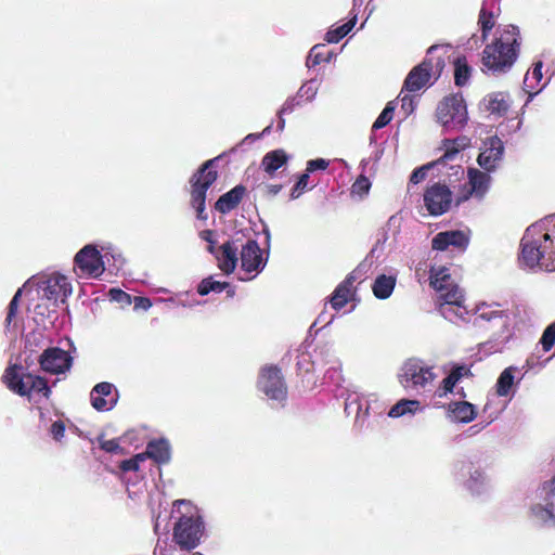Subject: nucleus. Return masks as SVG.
<instances>
[{
    "label": "nucleus",
    "mask_w": 555,
    "mask_h": 555,
    "mask_svg": "<svg viewBox=\"0 0 555 555\" xmlns=\"http://www.w3.org/2000/svg\"><path fill=\"white\" fill-rule=\"evenodd\" d=\"M25 292L29 295V289H24V286L22 288H20L15 295L13 296L12 300L10 301L9 304V307H8V314H7V318H5V323H7V326H11L15 315H16V311H17V308H18V300H20V297L22 295V293Z\"/></svg>",
    "instance_id": "c03bdc74"
},
{
    "label": "nucleus",
    "mask_w": 555,
    "mask_h": 555,
    "mask_svg": "<svg viewBox=\"0 0 555 555\" xmlns=\"http://www.w3.org/2000/svg\"><path fill=\"white\" fill-rule=\"evenodd\" d=\"M309 175L307 172L302 173L296 184L293 186L291 192V198H298L305 190L308 189Z\"/></svg>",
    "instance_id": "3c124183"
},
{
    "label": "nucleus",
    "mask_w": 555,
    "mask_h": 555,
    "mask_svg": "<svg viewBox=\"0 0 555 555\" xmlns=\"http://www.w3.org/2000/svg\"><path fill=\"white\" fill-rule=\"evenodd\" d=\"M424 203L430 215L440 216L451 207L452 193L446 185L434 184L425 192Z\"/></svg>",
    "instance_id": "f3484780"
},
{
    "label": "nucleus",
    "mask_w": 555,
    "mask_h": 555,
    "mask_svg": "<svg viewBox=\"0 0 555 555\" xmlns=\"http://www.w3.org/2000/svg\"><path fill=\"white\" fill-rule=\"evenodd\" d=\"M75 270L79 278H99L109 262L108 253L104 256L92 245H86L75 256Z\"/></svg>",
    "instance_id": "4468645a"
},
{
    "label": "nucleus",
    "mask_w": 555,
    "mask_h": 555,
    "mask_svg": "<svg viewBox=\"0 0 555 555\" xmlns=\"http://www.w3.org/2000/svg\"><path fill=\"white\" fill-rule=\"evenodd\" d=\"M324 46L317 44L310 50L306 61L307 67L311 68L319 65L323 61H328L327 59L323 57V54L321 52Z\"/></svg>",
    "instance_id": "49530a36"
},
{
    "label": "nucleus",
    "mask_w": 555,
    "mask_h": 555,
    "mask_svg": "<svg viewBox=\"0 0 555 555\" xmlns=\"http://www.w3.org/2000/svg\"><path fill=\"white\" fill-rule=\"evenodd\" d=\"M241 268L245 272L240 280L247 281L255 278L266 266L267 259L255 240H247L245 244L240 241Z\"/></svg>",
    "instance_id": "2eb2a0df"
},
{
    "label": "nucleus",
    "mask_w": 555,
    "mask_h": 555,
    "mask_svg": "<svg viewBox=\"0 0 555 555\" xmlns=\"http://www.w3.org/2000/svg\"><path fill=\"white\" fill-rule=\"evenodd\" d=\"M240 246L238 238L228 240L212 254L217 260L218 268L227 275L233 273L237 266Z\"/></svg>",
    "instance_id": "a211bd4d"
},
{
    "label": "nucleus",
    "mask_w": 555,
    "mask_h": 555,
    "mask_svg": "<svg viewBox=\"0 0 555 555\" xmlns=\"http://www.w3.org/2000/svg\"><path fill=\"white\" fill-rule=\"evenodd\" d=\"M485 101L487 102V109L491 114L503 116L509 108V95L504 92H493L489 94Z\"/></svg>",
    "instance_id": "7c9ffc66"
},
{
    "label": "nucleus",
    "mask_w": 555,
    "mask_h": 555,
    "mask_svg": "<svg viewBox=\"0 0 555 555\" xmlns=\"http://www.w3.org/2000/svg\"><path fill=\"white\" fill-rule=\"evenodd\" d=\"M520 248V267L555 272V214L529 225L521 238Z\"/></svg>",
    "instance_id": "7ed1b4c3"
},
{
    "label": "nucleus",
    "mask_w": 555,
    "mask_h": 555,
    "mask_svg": "<svg viewBox=\"0 0 555 555\" xmlns=\"http://www.w3.org/2000/svg\"><path fill=\"white\" fill-rule=\"evenodd\" d=\"M438 46H431L427 50V56L425 60L415 66L406 76L401 93L404 91H420L422 88L430 85V78L434 72H441L444 66V61L441 57H437L435 60L430 56L436 50H438Z\"/></svg>",
    "instance_id": "f8f14e48"
},
{
    "label": "nucleus",
    "mask_w": 555,
    "mask_h": 555,
    "mask_svg": "<svg viewBox=\"0 0 555 555\" xmlns=\"http://www.w3.org/2000/svg\"><path fill=\"white\" fill-rule=\"evenodd\" d=\"M401 107L405 112L406 115L411 114L414 111V100L409 94H403L400 98Z\"/></svg>",
    "instance_id": "052dcab7"
},
{
    "label": "nucleus",
    "mask_w": 555,
    "mask_h": 555,
    "mask_svg": "<svg viewBox=\"0 0 555 555\" xmlns=\"http://www.w3.org/2000/svg\"><path fill=\"white\" fill-rule=\"evenodd\" d=\"M286 160L287 156L285 152L283 150H275L264 155L261 165L268 173L272 175L281 168Z\"/></svg>",
    "instance_id": "72a5a7b5"
},
{
    "label": "nucleus",
    "mask_w": 555,
    "mask_h": 555,
    "mask_svg": "<svg viewBox=\"0 0 555 555\" xmlns=\"http://www.w3.org/2000/svg\"><path fill=\"white\" fill-rule=\"evenodd\" d=\"M285 127V119L283 118V115H279V121H278V129L282 131Z\"/></svg>",
    "instance_id": "774afa93"
},
{
    "label": "nucleus",
    "mask_w": 555,
    "mask_h": 555,
    "mask_svg": "<svg viewBox=\"0 0 555 555\" xmlns=\"http://www.w3.org/2000/svg\"><path fill=\"white\" fill-rule=\"evenodd\" d=\"M551 349H538L537 352H533L528 359H527V366L529 369H535V367H543L548 361L555 359V352H553L550 356H546L547 351Z\"/></svg>",
    "instance_id": "a19ab883"
},
{
    "label": "nucleus",
    "mask_w": 555,
    "mask_h": 555,
    "mask_svg": "<svg viewBox=\"0 0 555 555\" xmlns=\"http://www.w3.org/2000/svg\"><path fill=\"white\" fill-rule=\"evenodd\" d=\"M257 390L271 402L272 406L282 408L287 401V385L282 370L275 364H264L259 369Z\"/></svg>",
    "instance_id": "9d476101"
},
{
    "label": "nucleus",
    "mask_w": 555,
    "mask_h": 555,
    "mask_svg": "<svg viewBox=\"0 0 555 555\" xmlns=\"http://www.w3.org/2000/svg\"><path fill=\"white\" fill-rule=\"evenodd\" d=\"M227 287H229L228 282H219L214 281L211 276L204 279L197 287V292L199 295L205 296L208 295L210 292L215 293H221Z\"/></svg>",
    "instance_id": "ea45409f"
},
{
    "label": "nucleus",
    "mask_w": 555,
    "mask_h": 555,
    "mask_svg": "<svg viewBox=\"0 0 555 555\" xmlns=\"http://www.w3.org/2000/svg\"><path fill=\"white\" fill-rule=\"evenodd\" d=\"M478 25L481 29V41L485 42L488 39L489 33L495 26V15L482 7L479 12Z\"/></svg>",
    "instance_id": "e433bc0d"
},
{
    "label": "nucleus",
    "mask_w": 555,
    "mask_h": 555,
    "mask_svg": "<svg viewBox=\"0 0 555 555\" xmlns=\"http://www.w3.org/2000/svg\"><path fill=\"white\" fill-rule=\"evenodd\" d=\"M100 443V448L108 453H121L122 452V448L120 447L119 444V441L117 439H109V440H104V439H101L99 441Z\"/></svg>",
    "instance_id": "6e6d98bb"
},
{
    "label": "nucleus",
    "mask_w": 555,
    "mask_h": 555,
    "mask_svg": "<svg viewBox=\"0 0 555 555\" xmlns=\"http://www.w3.org/2000/svg\"><path fill=\"white\" fill-rule=\"evenodd\" d=\"M172 514L179 515L173 528L175 541L182 548H195L204 532V522L198 509L190 502L177 501L173 504Z\"/></svg>",
    "instance_id": "423d86ee"
},
{
    "label": "nucleus",
    "mask_w": 555,
    "mask_h": 555,
    "mask_svg": "<svg viewBox=\"0 0 555 555\" xmlns=\"http://www.w3.org/2000/svg\"><path fill=\"white\" fill-rule=\"evenodd\" d=\"M134 307L147 310L152 307V302L146 297H134Z\"/></svg>",
    "instance_id": "680f3d73"
},
{
    "label": "nucleus",
    "mask_w": 555,
    "mask_h": 555,
    "mask_svg": "<svg viewBox=\"0 0 555 555\" xmlns=\"http://www.w3.org/2000/svg\"><path fill=\"white\" fill-rule=\"evenodd\" d=\"M109 256H111V257L114 259V261H115V263L113 264V269H112V271H113V270L118 271V270L122 267V264L125 263L124 258H122V257H121V255H119V254H109V253H108V257H109ZM107 267H111V263H108V262H107ZM108 270H111V268H108Z\"/></svg>",
    "instance_id": "e2e57ef3"
},
{
    "label": "nucleus",
    "mask_w": 555,
    "mask_h": 555,
    "mask_svg": "<svg viewBox=\"0 0 555 555\" xmlns=\"http://www.w3.org/2000/svg\"><path fill=\"white\" fill-rule=\"evenodd\" d=\"M393 112H395L393 102H389L386 105V107L382 111V113L379 114L377 119L374 121V124L372 126V130L375 131V130L382 129L385 126H387L393 117Z\"/></svg>",
    "instance_id": "79ce46f5"
},
{
    "label": "nucleus",
    "mask_w": 555,
    "mask_h": 555,
    "mask_svg": "<svg viewBox=\"0 0 555 555\" xmlns=\"http://www.w3.org/2000/svg\"><path fill=\"white\" fill-rule=\"evenodd\" d=\"M245 193L243 185H236L225 194L221 195L215 204L216 210L221 214H227L234 209L242 201Z\"/></svg>",
    "instance_id": "c756f323"
},
{
    "label": "nucleus",
    "mask_w": 555,
    "mask_h": 555,
    "mask_svg": "<svg viewBox=\"0 0 555 555\" xmlns=\"http://www.w3.org/2000/svg\"><path fill=\"white\" fill-rule=\"evenodd\" d=\"M318 349H295V358L297 360L296 366L298 372L308 373L314 369V356Z\"/></svg>",
    "instance_id": "f704fd0d"
},
{
    "label": "nucleus",
    "mask_w": 555,
    "mask_h": 555,
    "mask_svg": "<svg viewBox=\"0 0 555 555\" xmlns=\"http://www.w3.org/2000/svg\"><path fill=\"white\" fill-rule=\"evenodd\" d=\"M542 79V63L538 62L534 64L531 72H528L524 78V85L528 88L533 89L532 81L540 82Z\"/></svg>",
    "instance_id": "de8ad7c7"
},
{
    "label": "nucleus",
    "mask_w": 555,
    "mask_h": 555,
    "mask_svg": "<svg viewBox=\"0 0 555 555\" xmlns=\"http://www.w3.org/2000/svg\"><path fill=\"white\" fill-rule=\"evenodd\" d=\"M219 158L215 157L205 162L190 180L192 186L191 205L196 210V217L201 220L207 219V214L205 212L206 193L217 180L218 173L215 169V164Z\"/></svg>",
    "instance_id": "9b49d317"
},
{
    "label": "nucleus",
    "mask_w": 555,
    "mask_h": 555,
    "mask_svg": "<svg viewBox=\"0 0 555 555\" xmlns=\"http://www.w3.org/2000/svg\"><path fill=\"white\" fill-rule=\"evenodd\" d=\"M40 367L49 374H66L73 363V358L65 349H44L40 356H34L33 349H24L14 361H11L2 375V382L14 393L27 397L29 400L49 399L51 389L47 380L29 372L35 359Z\"/></svg>",
    "instance_id": "f257e3e1"
},
{
    "label": "nucleus",
    "mask_w": 555,
    "mask_h": 555,
    "mask_svg": "<svg viewBox=\"0 0 555 555\" xmlns=\"http://www.w3.org/2000/svg\"><path fill=\"white\" fill-rule=\"evenodd\" d=\"M424 411V406L421 401L417 399H400L397 403H395L390 410L388 411V416L391 418L399 417H412L417 413Z\"/></svg>",
    "instance_id": "bb28decb"
},
{
    "label": "nucleus",
    "mask_w": 555,
    "mask_h": 555,
    "mask_svg": "<svg viewBox=\"0 0 555 555\" xmlns=\"http://www.w3.org/2000/svg\"><path fill=\"white\" fill-rule=\"evenodd\" d=\"M199 237L207 242V251L211 255L216 253L218 249L216 247L217 241H216V233L212 230H203L199 232Z\"/></svg>",
    "instance_id": "864d4df0"
},
{
    "label": "nucleus",
    "mask_w": 555,
    "mask_h": 555,
    "mask_svg": "<svg viewBox=\"0 0 555 555\" xmlns=\"http://www.w3.org/2000/svg\"><path fill=\"white\" fill-rule=\"evenodd\" d=\"M436 116L446 130H460L468 119L467 107L462 94L446 96L437 107Z\"/></svg>",
    "instance_id": "ddd939ff"
},
{
    "label": "nucleus",
    "mask_w": 555,
    "mask_h": 555,
    "mask_svg": "<svg viewBox=\"0 0 555 555\" xmlns=\"http://www.w3.org/2000/svg\"><path fill=\"white\" fill-rule=\"evenodd\" d=\"M470 77V67L465 57H457L454 62V80L459 87L465 86Z\"/></svg>",
    "instance_id": "4c0bfd02"
},
{
    "label": "nucleus",
    "mask_w": 555,
    "mask_h": 555,
    "mask_svg": "<svg viewBox=\"0 0 555 555\" xmlns=\"http://www.w3.org/2000/svg\"><path fill=\"white\" fill-rule=\"evenodd\" d=\"M164 301H166V302H168L170 305H173V306H182V307H191L192 306V304H186L185 301L177 300L173 297H170L168 299H164Z\"/></svg>",
    "instance_id": "338daca9"
},
{
    "label": "nucleus",
    "mask_w": 555,
    "mask_h": 555,
    "mask_svg": "<svg viewBox=\"0 0 555 555\" xmlns=\"http://www.w3.org/2000/svg\"><path fill=\"white\" fill-rule=\"evenodd\" d=\"M29 307L28 309L34 313V320L38 325L46 327V319H50L51 314L55 312V308L59 305H51L47 300L37 299L35 293L29 294Z\"/></svg>",
    "instance_id": "cd10ccee"
},
{
    "label": "nucleus",
    "mask_w": 555,
    "mask_h": 555,
    "mask_svg": "<svg viewBox=\"0 0 555 555\" xmlns=\"http://www.w3.org/2000/svg\"><path fill=\"white\" fill-rule=\"evenodd\" d=\"M108 296L112 301L120 304L121 307L131 305V296L119 288H112Z\"/></svg>",
    "instance_id": "09e8293b"
},
{
    "label": "nucleus",
    "mask_w": 555,
    "mask_h": 555,
    "mask_svg": "<svg viewBox=\"0 0 555 555\" xmlns=\"http://www.w3.org/2000/svg\"><path fill=\"white\" fill-rule=\"evenodd\" d=\"M363 268L364 264H360L336 287L331 297V304L335 310H339L346 306L351 294L352 285L357 279L362 276Z\"/></svg>",
    "instance_id": "5701e85b"
},
{
    "label": "nucleus",
    "mask_w": 555,
    "mask_h": 555,
    "mask_svg": "<svg viewBox=\"0 0 555 555\" xmlns=\"http://www.w3.org/2000/svg\"><path fill=\"white\" fill-rule=\"evenodd\" d=\"M430 285L438 294L437 309L446 320L453 323L468 320L469 311L464 306V292L451 276L449 268L431 267Z\"/></svg>",
    "instance_id": "20e7f679"
},
{
    "label": "nucleus",
    "mask_w": 555,
    "mask_h": 555,
    "mask_svg": "<svg viewBox=\"0 0 555 555\" xmlns=\"http://www.w3.org/2000/svg\"><path fill=\"white\" fill-rule=\"evenodd\" d=\"M46 327H38L25 334V347H49L51 340L44 334Z\"/></svg>",
    "instance_id": "c9c22d12"
},
{
    "label": "nucleus",
    "mask_w": 555,
    "mask_h": 555,
    "mask_svg": "<svg viewBox=\"0 0 555 555\" xmlns=\"http://www.w3.org/2000/svg\"><path fill=\"white\" fill-rule=\"evenodd\" d=\"M434 164H428V165H425V166H422L420 168H416L411 177H410V182L413 183V184H417L420 183L421 181H423L425 178H426V175H427V170L433 167Z\"/></svg>",
    "instance_id": "bf43d9fd"
},
{
    "label": "nucleus",
    "mask_w": 555,
    "mask_h": 555,
    "mask_svg": "<svg viewBox=\"0 0 555 555\" xmlns=\"http://www.w3.org/2000/svg\"><path fill=\"white\" fill-rule=\"evenodd\" d=\"M271 127H272L271 125L267 126L261 133H249V134H247L244 138L243 143H245V142H253L255 140H258L261 135L270 133Z\"/></svg>",
    "instance_id": "0e129e2a"
},
{
    "label": "nucleus",
    "mask_w": 555,
    "mask_h": 555,
    "mask_svg": "<svg viewBox=\"0 0 555 555\" xmlns=\"http://www.w3.org/2000/svg\"><path fill=\"white\" fill-rule=\"evenodd\" d=\"M49 433L55 441L61 442L65 436L64 422L61 420L54 421L49 428Z\"/></svg>",
    "instance_id": "5fc2aeb1"
},
{
    "label": "nucleus",
    "mask_w": 555,
    "mask_h": 555,
    "mask_svg": "<svg viewBox=\"0 0 555 555\" xmlns=\"http://www.w3.org/2000/svg\"><path fill=\"white\" fill-rule=\"evenodd\" d=\"M395 285V276L382 274L373 284V293L378 299H387L392 294Z\"/></svg>",
    "instance_id": "2f4dec72"
},
{
    "label": "nucleus",
    "mask_w": 555,
    "mask_h": 555,
    "mask_svg": "<svg viewBox=\"0 0 555 555\" xmlns=\"http://www.w3.org/2000/svg\"><path fill=\"white\" fill-rule=\"evenodd\" d=\"M24 289H29V294L35 293L37 299L51 305L64 304L73 292L68 278L57 272L30 278L24 284Z\"/></svg>",
    "instance_id": "6e6552de"
},
{
    "label": "nucleus",
    "mask_w": 555,
    "mask_h": 555,
    "mask_svg": "<svg viewBox=\"0 0 555 555\" xmlns=\"http://www.w3.org/2000/svg\"><path fill=\"white\" fill-rule=\"evenodd\" d=\"M474 314V324L488 325L496 344L521 341L526 335L532 334L529 315L518 308L509 310L503 309L499 302H480L476 305Z\"/></svg>",
    "instance_id": "f03ea898"
},
{
    "label": "nucleus",
    "mask_w": 555,
    "mask_h": 555,
    "mask_svg": "<svg viewBox=\"0 0 555 555\" xmlns=\"http://www.w3.org/2000/svg\"><path fill=\"white\" fill-rule=\"evenodd\" d=\"M119 400V391L108 382L96 384L90 391V403L98 412L113 410Z\"/></svg>",
    "instance_id": "dca6fc26"
},
{
    "label": "nucleus",
    "mask_w": 555,
    "mask_h": 555,
    "mask_svg": "<svg viewBox=\"0 0 555 555\" xmlns=\"http://www.w3.org/2000/svg\"><path fill=\"white\" fill-rule=\"evenodd\" d=\"M144 453L158 464H167L171 459V447L165 438L153 439L147 443Z\"/></svg>",
    "instance_id": "a878e982"
},
{
    "label": "nucleus",
    "mask_w": 555,
    "mask_h": 555,
    "mask_svg": "<svg viewBox=\"0 0 555 555\" xmlns=\"http://www.w3.org/2000/svg\"><path fill=\"white\" fill-rule=\"evenodd\" d=\"M434 369L433 364L423 359L409 358L398 372V382L405 390L426 391L437 378Z\"/></svg>",
    "instance_id": "1a4fd4ad"
},
{
    "label": "nucleus",
    "mask_w": 555,
    "mask_h": 555,
    "mask_svg": "<svg viewBox=\"0 0 555 555\" xmlns=\"http://www.w3.org/2000/svg\"><path fill=\"white\" fill-rule=\"evenodd\" d=\"M473 376L470 367L466 364H453L450 369L447 377L443 378L441 383L442 392L439 395L440 397L446 396L448 393H455L460 398L464 399L466 397V392L464 388L455 389V386L466 377Z\"/></svg>",
    "instance_id": "aec40b11"
},
{
    "label": "nucleus",
    "mask_w": 555,
    "mask_h": 555,
    "mask_svg": "<svg viewBox=\"0 0 555 555\" xmlns=\"http://www.w3.org/2000/svg\"><path fill=\"white\" fill-rule=\"evenodd\" d=\"M539 344L542 347H553L555 345V321L544 330Z\"/></svg>",
    "instance_id": "603ef678"
},
{
    "label": "nucleus",
    "mask_w": 555,
    "mask_h": 555,
    "mask_svg": "<svg viewBox=\"0 0 555 555\" xmlns=\"http://www.w3.org/2000/svg\"><path fill=\"white\" fill-rule=\"evenodd\" d=\"M371 183L364 176L359 177L351 186V193L359 196L365 195L370 190Z\"/></svg>",
    "instance_id": "8fccbe9b"
},
{
    "label": "nucleus",
    "mask_w": 555,
    "mask_h": 555,
    "mask_svg": "<svg viewBox=\"0 0 555 555\" xmlns=\"http://www.w3.org/2000/svg\"><path fill=\"white\" fill-rule=\"evenodd\" d=\"M317 80L311 79L305 82L298 90L297 96L305 99L307 102H311L318 93Z\"/></svg>",
    "instance_id": "37998d69"
},
{
    "label": "nucleus",
    "mask_w": 555,
    "mask_h": 555,
    "mask_svg": "<svg viewBox=\"0 0 555 555\" xmlns=\"http://www.w3.org/2000/svg\"><path fill=\"white\" fill-rule=\"evenodd\" d=\"M517 371V367L509 366L501 373L495 385L496 393L500 397H507L511 395L513 386L515 384L514 373Z\"/></svg>",
    "instance_id": "473e14b6"
},
{
    "label": "nucleus",
    "mask_w": 555,
    "mask_h": 555,
    "mask_svg": "<svg viewBox=\"0 0 555 555\" xmlns=\"http://www.w3.org/2000/svg\"><path fill=\"white\" fill-rule=\"evenodd\" d=\"M300 104V98L297 96V94L295 96H291L284 102L278 115L291 114Z\"/></svg>",
    "instance_id": "4d7b16f0"
},
{
    "label": "nucleus",
    "mask_w": 555,
    "mask_h": 555,
    "mask_svg": "<svg viewBox=\"0 0 555 555\" xmlns=\"http://www.w3.org/2000/svg\"><path fill=\"white\" fill-rule=\"evenodd\" d=\"M146 460L145 453H139L129 460H125L120 463V469L122 472H137L140 468V464Z\"/></svg>",
    "instance_id": "a18cd8bd"
},
{
    "label": "nucleus",
    "mask_w": 555,
    "mask_h": 555,
    "mask_svg": "<svg viewBox=\"0 0 555 555\" xmlns=\"http://www.w3.org/2000/svg\"><path fill=\"white\" fill-rule=\"evenodd\" d=\"M485 150L478 156V164L485 170L492 171L502 158L503 142L498 137H491L485 142Z\"/></svg>",
    "instance_id": "4be33fe9"
},
{
    "label": "nucleus",
    "mask_w": 555,
    "mask_h": 555,
    "mask_svg": "<svg viewBox=\"0 0 555 555\" xmlns=\"http://www.w3.org/2000/svg\"><path fill=\"white\" fill-rule=\"evenodd\" d=\"M266 189H267V192L269 195L275 196L282 190V185L281 184H269L266 186Z\"/></svg>",
    "instance_id": "69168bd1"
},
{
    "label": "nucleus",
    "mask_w": 555,
    "mask_h": 555,
    "mask_svg": "<svg viewBox=\"0 0 555 555\" xmlns=\"http://www.w3.org/2000/svg\"><path fill=\"white\" fill-rule=\"evenodd\" d=\"M470 140L465 135L443 141V155L437 160L438 164H447L454 160L461 151L469 146Z\"/></svg>",
    "instance_id": "c85d7f7f"
},
{
    "label": "nucleus",
    "mask_w": 555,
    "mask_h": 555,
    "mask_svg": "<svg viewBox=\"0 0 555 555\" xmlns=\"http://www.w3.org/2000/svg\"><path fill=\"white\" fill-rule=\"evenodd\" d=\"M469 243V232L464 230H451L439 232L431 241V247L436 250H446L450 246L461 250L466 249Z\"/></svg>",
    "instance_id": "6ab92c4d"
},
{
    "label": "nucleus",
    "mask_w": 555,
    "mask_h": 555,
    "mask_svg": "<svg viewBox=\"0 0 555 555\" xmlns=\"http://www.w3.org/2000/svg\"><path fill=\"white\" fill-rule=\"evenodd\" d=\"M499 37L485 47L483 67L493 74H503L512 68L518 56L519 29L514 25L498 29Z\"/></svg>",
    "instance_id": "39448f33"
},
{
    "label": "nucleus",
    "mask_w": 555,
    "mask_h": 555,
    "mask_svg": "<svg viewBox=\"0 0 555 555\" xmlns=\"http://www.w3.org/2000/svg\"><path fill=\"white\" fill-rule=\"evenodd\" d=\"M451 475L455 482L474 498L491 494L493 483L486 469L473 460H461L453 464Z\"/></svg>",
    "instance_id": "0eeeda50"
},
{
    "label": "nucleus",
    "mask_w": 555,
    "mask_h": 555,
    "mask_svg": "<svg viewBox=\"0 0 555 555\" xmlns=\"http://www.w3.org/2000/svg\"><path fill=\"white\" fill-rule=\"evenodd\" d=\"M531 517L535 524L544 528H555L554 505L546 499L543 504L538 503L531 507Z\"/></svg>",
    "instance_id": "393cba45"
},
{
    "label": "nucleus",
    "mask_w": 555,
    "mask_h": 555,
    "mask_svg": "<svg viewBox=\"0 0 555 555\" xmlns=\"http://www.w3.org/2000/svg\"><path fill=\"white\" fill-rule=\"evenodd\" d=\"M330 165V162L324 158L311 159L307 163L306 172L310 175L317 170H325Z\"/></svg>",
    "instance_id": "13d9d810"
},
{
    "label": "nucleus",
    "mask_w": 555,
    "mask_h": 555,
    "mask_svg": "<svg viewBox=\"0 0 555 555\" xmlns=\"http://www.w3.org/2000/svg\"><path fill=\"white\" fill-rule=\"evenodd\" d=\"M444 409L447 418L459 424L472 423L478 413L476 405L465 400L451 401Z\"/></svg>",
    "instance_id": "412c9836"
},
{
    "label": "nucleus",
    "mask_w": 555,
    "mask_h": 555,
    "mask_svg": "<svg viewBox=\"0 0 555 555\" xmlns=\"http://www.w3.org/2000/svg\"><path fill=\"white\" fill-rule=\"evenodd\" d=\"M467 175L469 191L468 195H465L464 198L466 199L468 196H474L481 199L489 190L491 181L490 176L475 168H470Z\"/></svg>",
    "instance_id": "b1692460"
},
{
    "label": "nucleus",
    "mask_w": 555,
    "mask_h": 555,
    "mask_svg": "<svg viewBox=\"0 0 555 555\" xmlns=\"http://www.w3.org/2000/svg\"><path fill=\"white\" fill-rule=\"evenodd\" d=\"M356 21H357V17L353 16V18H351L344 25L328 30L325 36L327 42L336 43L340 39H343L345 36H347L349 34V31L354 27Z\"/></svg>",
    "instance_id": "58836bf2"
}]
</instances>
